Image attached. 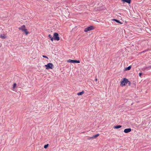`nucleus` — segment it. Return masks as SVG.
Returning a JSON list of instances; mask_svg holds the SVG:
<instances>
[{
	"label": "nucleus",
	"mask_w": 151,
	"mask_h": 151,
	"mask_svg": "<svg viewBox=\"0 0 151 151\" xmlns=\"http://www.w3.org/2000/svg\"><path fill=\"white\" fill-rule=\"evenodd\" d=\"M48 144L45 145L44 146V148L45 149H46L47 148V147H48Z\"/></svg>",
	"instance_id": "15"
},
{
	"label": "nucleus",
	"mask_w": 151,
	"mask_h": 151,
	"mask_svg": "<svg viewBox=\"0 0 151 151\" xmlns=\"http://www.w3.org/2000/svg\"><path fill=\"white\" fill-rule=\"evenodd\" d=\"M53 39L55 40H60V37H59V35L57 33H55L53 35Z\"/></svg>",
	"instance_id": "5"
},
{
	"label": "nucleus",
	"mask_w": 151,
	"mask_h": 151,
	"mask_svg": "<svg viewBox=\"0 0 151 151\" xmlns=\"http://www.w3.org/2000/svg\"><path fill=\"white\" fill-rule=\"evenodd\" d=\"M68 62L71 63H76V60H72L71 59L68 60Z\"/></svg>",
	"instance_id": "7"
},
{
	"label": "nucleus",
	"mask_w": 151,
	"mask_h": 151,
	"mask_svg": "<svg viewBox=\"0 0 151 151\" xmlns=\"http://www.w3.org/2000/svg\"><path fill=\"white\" fill-rule=\"evenodd\" d=\"M83 93H84L83 91H81V92H80L78 93H77V95L78 96H80V95H82L83 94Z\"/></svg>",
	"instance_id": "12"
},
{
	"label": "nucleus",
	"mask_w": 151,
	"mask_h": 151,
	"mask_svg": "<svg viewBox=\"0 0 151 151\" xmlns=\"http://www.w3.org/2000/svg\"><path fill=\"white\" fill-rule=\"evenodd\" d=\"M121 127H122V126L119 125H117V126H114V129H118L119 128Z\"/></svg>",
	"instance_id": "10"
},
{
	"label": "nucleus",
	"mask_w": 151,
	"mask_h": 151,
	"mask_svg": "<svg viewBox=\"0 0 151 151\" xmlns=\"http://www.w3.org/2000/svg\"><path fill=\"white\" fill-rule=\"evenodd\" d=\"M91 139V137H89V138H88V139Z\"/></svg>",
	"instance_id": "23"
},
{
	"label": "nucleus",
	"mask_w": 151,
	"mask_h": 151,
	"mask_svg": "<svg viewBox=\"0 0 151 151\" xmlns=\"http://www.w3.org/2000/svg\"><path fill=\"white\" fill-rule=\"evenodd\" d=\"M95 81H97V78L95 79Z\"/></svg>",
	"instance_id": "22"
},
{
	"label": "nucleus",
	"mask_w": 151,
	"mask_h": 151,
	"mask_svg": "<svg viewBox=\"0 0 151 151\" xmlns=\"http://www.w3.org/2000/svg\"><path fill=\"white\" fill-rule=\"evenodd\" d=\"M25 26L24 25H23L20 27L19 28V30H21L22 32H24L26 35L29 33V32L27 31V30L25 28Z\"/></svg>",
	"instance_id": "1"
},
{
	"label": "nucleus",
	"mask_w": 151,
	"mask_h": 151,
	"mask_svg": "<svg viewBox=\"0 0 151 151\" xmlns=\"http://www.w3.org/2000/svg\"><path fill=\"white\" fill-rule=\"evenodd\" d=\"M129 82L128 80L126 78H124L123 80L121 82V86H123L125 85L126 84Z\"/></svg>",
	"instance_id": "3"
},
{
	"label": "nucleus",
	"mask_w": 151,
	"mask_h": 151,
	"mask_svg": "<svg viewBox=\"0 0 151 151\" xmlns=\"http://www.w3.org/2000/svg\"><path fill=\"white\" fill-rule=\"evenodd\" d=\"M131 66H129L128 67H127L125 68V70H129L131 69Z\"/></svg>",
	"instance_id": "13"
},
{
	"label": "nucleus",
	"mask_w": 151,
	"mask_h": 151,
	"mask_svg": "<svg viewBox=\"0 0 151 151\" xmlns=\"http://www.w3.org/2000/svg\"><path fill=\"white\" fill-rule=\"evenodd\" d=\"M91 137V139H94V137H93V136H92V137Z\"/></svg>",
	"instance_id": "21"
},
{
	"label": "nucleus",
	"mask_w": 151,
	"mask_h": 151,
	"mask_svg": "<svg viewBox=\"0 0 151 151\" xmlns=\"http://www.w3.org/2000/svg\"><path fill=\"white\" fill-rule=\"evenodd\" d=\"M94 29V27L93 26H90L89 27H87L85 28L84 30V31L86 32H87L92 30L93 29Z\"/></svg>",
	"instance_id": "4"
},
{
	"label": "nucleus",
	"mask_w": 151,
	"mask_h": 151,
	"mask_svg": "<svg viewBox=\"0 0 151 151\" xmlns=\"http://www.w3.org/2000/svg\"><path fill=\"white\" fill-rule=\"evenodd\" d=\"M122 1L127 3L128 4H130L131 0H121Z\"/></svg>",
	"instance_id": "9"
},
{
	"label": "nucleus",
	"mask_w": 151,
	"mask_h": 151,
	"mask_svg": "<svg viewBox=\"0 0 151 151\" xmlns=\"http://www.w3.org/2000/svg\"><path fill=\"white\" fill-rule=\"evenodd\" d=\"M16 85H17L16 84V83H14L13 85V88H14L16 87Z\"/></svg>",
	"instance_id": "17"
},
{
	"label": "nucleus",
	"mask_w": 151,
	"mask_h": 151,
	"mask_svg": "<svg viewBox=\"0 0 151 151\" xmlns=\"http://www.w3.org/2000/svg\"><path fill=\"white\" fill-rule=\"evenodd\" d=\"M131 130L132 129L131 128H127L124 129V132L125 133H128L130 132Z\"/></svg>",
	"instance_id": "6"
},
{
	"label": "nucleus",
	"mask_w": 151,
	"mask_h": 151,
	"mask_svg": "<svg viewBox=\"0 0 151 151\" xmlns=\"http://www.w3.org/2000/svg\"><path fill=\"white\" fill-rule=\"evenodd\" d=\"M99 134H98L95 135H94L93 136V137H94V138H96L97 137H98L99 136Z\"/></svg>",
	"instance_id": "14"
},
{
	"label": "nucleus",
	"mask_w": 151,
	"mask_h": 151,
	"mask_svg": "<svg viewBox=\"0 0 151 151\" xmlns=\"http://www.w3.org/2000/svg\"><path fill=\"white\" fill-rule=\"evenodd\" d=\"M142 75V73H139V76L140 77H141V76Z\"/></svg>",
	"instance_id": "19"
},
{
	"label": "nucleus",
	"mask_w": 151,
	"mask_h": 151,
	"mask_svg": "<svg viewBox=\"0 0 151 151\" xmlns=\"http://www.w3.org/2000/svg\"><path fill=\"white\" fill-rule=\"evenodd\" d=\"M48 37L52 41H53L54 40L53 37L51 35L49 34L48 35Z\"/></svg>",
	"instance_id": "11"
},
{
	"label": "nucleus",
	"mask_w": 151,
	"mask_h": 151,
	"mask_svg": "<svg viewBox=\"0 0 151 151\" xmlns=\"http://www.w3.org/2000/svg\"><path fill=\"white\" fill-rule=\"evenodd\" d=\"M46 69H52L54 68L53 64L51 63H49L45 66Z\"/></svg>",
	"instance_id": "2"
},
{
	"label": "nucleus",
	"mask_w": 151,
	"mask_h": 151,
	"mask_svg": "<svg viewBox=\"0 0 151 151\" xmlns=\"http://www.w3.org/2000/svg\"><path fill=\"white\" fill-rule=\"evenodd\" d=\"M128 82L129 83V85H130L131 84L130 82L129 81Z\"/></svg>",
	"instance_id": "24"
},
{
	"label": "nucleus",
	"mask_w": 151,
	"mask_h": 151,
	"mask_svg": "<svg viewBox=\"0 0 151 151\" xmlns=\"http://www.w3.org/2000/svg\"><path fill=\"white\" fill-rule=\"evenodd\" d=\"M42 57L43 58H46L47 59H48V58L47 56L45 55H42Z\"/></svg>",
	"instance_id": "18"
},
{
	"label": "nucleus",
	"mask_w": 151,
	"mask_h": 151,
	"mask_svg": "<svg viewBox=\"0 0 151 151\" xmlns=\"http://www.w3.org/2000/svg\"><path fill=\"white\" fill-rule=\"evenodd\" d=\"M113 21H116V22H118V23H120V22H119V21L117 20V19H113ZM121 24H122L121 23H120Z\"/></svg>",
	"instance_id": "16"
},
{
	"label": "nucleus",
	"mask_w": 151,
	"mask_h": 151,
	"mask_svg": "<svg viewBox=\"0 0 151 151\" xmlns=\"http://www.w3.org/2000/svg\"><path fill=\"white\" fill-rule=\"evenodd\" d=\"M0 37L2 39H4L6 37V36L4 34H1L0 35Z\"/></svg>",
	"instance_id": "8"
},
{
	"label": "nucleus",
	"mask_w": 151,
	"mask_h": 151,
	"mask_svg": "<svg viewBox=\"0 0 151 151\" xmlns=\"http://www.w3.org/2000/svg\"><path fill=\"white\" fill-rule=\"evenodd\" d=\"M80 63V61L79 60H76V63Z\"/></svg>",
	"instance_id": "20"
}]
</instances>
